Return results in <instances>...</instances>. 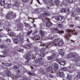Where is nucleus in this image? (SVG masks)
I'll return each instance as SVG.
<instances>
[{
    "label": "nucleus",
    "mask_w": 80,
    "mask_h": 80,
    "mask_svg": "<svg viewBox=\"0 0 80 80\" xmlns=\"http://www.w3.org/2000/svg\"><path fill=\"white\" fill-rule=\"evenodd\" d=\"M68 1L69 2V3H72V2L73 1L72 0H68Z\"/></svg>",
    "instance_id": "obj_56"
},
{
    "label": "nucleus",
    "mask_w": 80,
    "mask_h": 80,
    "mask_svg": "<svg viewBox=\"0 0 80 80\" xmlns=\"http://www.w3.org/2000/svg\"><path fill=\"white\" fill-rule=\"evenodd\" d=\"M75 13L73 12L72 13V14L71 15L72 17H75Z\"/></svg>",
    "instance_id": "obj_43"
},
{
    "label": "nucleus",
    "mask_w": 80,
    "mask_h": 80,
    "mask_svg": "<svg viewBox=\"0 0 80 80\" xmlns=\"http://www.w3.org/2000/svg\"><path fill=\"white\" fill-rule=\"evenodd\" d=\"M76 12H78V13L79 12H80V8H77V9H76Z\"/></svg>",
    "instance_id": "obj_35"
},
{
    "label": "nucleus",
    "mask_w": 80,
    "mask_h": 80,
    "mask_svg": "<svg viewBox=\"0 0 80 80\" xmlns=\"http://www.w3.org/2000/svg\"><path fill=\"white\" fill-rule=\"evenodd\" d=\"M6 30L7 31V32H9V31H10V29H8V28H6Z\"/></svg>",
    "instance_id": "obj_61"
},
{
    "label": "nucleus",
    "mask_w": 80,
    "mask_h": 80,
    "mask_svg": "<svg viewBox=\"0 0 80 80\" xmlns=\"http://www.w3.org/2000/svg\"><path fill=\"white\" fill-rule=\"evenodd\" d=\"M66 31L67 32V34L66 35L65 37L66 38H67V39H69V37H70V35H71V33H73L74 35H77V32H75V30H67Z\"/></svg>",
    "instance_id": "obj_1"
},
{
    "label": "nucleus",
    "mask_w": 80,
    "mask_h": 80,
    "mask_svg": "<svg viewBox=\"0 0 80 80\" xmlns=\"http://www.w3.org/2000/svg\"><path fill=\"white\" fill-rule=\"evenodd\" d=\"M60 64L64 66L65 64V61H61Z\"/></svg>",
    "instance_id": "obj_21"
},
{
    "label": "nucleus",
    "mask_w": 80,
    "mask_h": 80,
    "mask_svg": "<svg viewBox=\"0 0 80 80\" xmlns=\"http://www.w3.org/2000/svg\"><path fill=\"white\" fill-rule=\"evenodd\" d=\"M53 38H53V37H50L49 38V40H53Z\"/></svg>",
    "instance_id": "obj_40"
},
{
    "label": "nucleus",
    "mask_w": 80,
    "mask_h": 80,
    "mask_svg": "<svg viewBox=\"0 0 80 80\" xmlns=\"http://www.w3.org/2000/svg\"><path fill=\"white\" fill-rule=\"evenodd\" d=\"M20 30H23V27H22L19 28Z\"/></svg>",
    "instance_id": "obj_63"
},
{
    "label": "nucleus",
    "mask_w": 80,
    "mask_h": 80,
    "mask_svg": "<svg viewBox=\"0 0 80 80\" xmlns=\"http://www.w3.org/2000/svg\"><path fill=\"white\" fill-rule=\"evenodd\" d=\"M6 41V42H11L10 39L8 38H7Z\"/></svg>",
    "instance_id": "obj_29"
},
{
    "label": "nucleus",
    "mask_w": 80,
    "mask_h": 80,
    "mask_svg": "<svg viewBox=\"0 0 80 80\" xmlns=\"http://www.w3.org/2000/svg\"><path fill=\"white\" fill-rule=\"evenodd\" d=\"M32 33V32L28 31L27 33L28 35H30V33Z\"/></svg>",
    "instance_id": "obj_46"
},
{
    "label": "nucleus",
    "mask_w": 80,
    "mask_h": 80,
    "mask_svg": "<svg viewBox=\"0 0 80 80\" xmlns=\"http://www.w3.org/2000/svg\"><path fill=\"white\" fill-rule=\"evenodd\" d=\"M12 13L13 12H8L6 17L7 19H10V16L12 14Z\"/></svg>",
    "instance_id": "obj_5"
},
{
    "label": "nucleus",
    "mask_w": 80,
    "mask_h": 80,
    "mask_svg": "<svg viewBox=\"0 0 80 80\" xmlns=\"http://www.w3.org/2000/svg\"><path fill=\"white\" fill-rule=\"evenodd\" d=\"M13 68L14 70H17L19 68V67H18L17 66H14L13 67Z\"/></svg>",
    "instance_id": "obj_22"
},
{
    "label": "nucleus",
    "mask_w": 80,
    "mask_h": 80,
    "mask_svg": "<svg viewBox=\"0 0 80 80\" xmlns=\"http://www.w3.org/2000/svg\"><path fill=\"white\" fill-rule=\"evenodd\" d=\"M39 65H43V62H42V61H40L39 62Z\"/></svg>",
    "instance_id": "obj_36"
},
{
    "label": "nucleus",
    "mask_w": 80,
    "mask_h": 80,
    "mask_svg": "<svg viewBox=\"0 0 80 80\" xmlns=\"http://www.w3.org/2000/svg\"><path fill=\"white\" fill-rule=\"evenodd\" d=\"M4 7L6 8H10V4L8 3L6 4Z\"/></svg>",
    "instance_id": "obj_17"
},
{
    "label": "nucleus",
    "mask_w": 80,
    "mask_h": 80,
    "mask_svg": "<svg viewBox=\"0 0 80 80\" xmlns=\"http://www.w3.org/2000/svg\"><path fill=\"white\" fill-rule=\"evenodd\" d=\"M52 44L53 45H54V43L52 41H51V42H49L48 43V44H42V45L43 47H44V46H45L46 48H48V45H52Z\"/></svg>",
    "instance_id": "obj_3"
},
{
    "label": "nucleus",
    "mask_w": 80,
    "mask_h": 80,
    "mask_svg": "<svg viewBox=\"0 0 80 80\" xmlns=\"http://www.w3.org/2000/svg\"><path fill=\"white\" fill-rule=\"evenodd\" d=\"M52 56L53 58H56V57H57V55L55 54H53Z\"/></svg>",
    "instance_id": "obj_38"
},
{
    "label": "nucleus",
    "mask_w": 80,
    "mask_h": 80,
    "mask_svg": "<svg viewBox=\"0 0 80 80\" xmlns=\"http://www.w3.org/2000/svg\"><path fill=\"white\" fill-rule=\"evenodd\" d=\"M58 65V64L57 63H55L54 67V69H53L54 70H58V67L57 66Z\"/></svg>",
    "instance_id": "obj_8"
},
{
    "label": "nucleus",
    "mask_w": 80,
    "mask_h": 80,
    "mask_svg": "<svg viewBox=\"0 0 80 80\" xmlns=\"http://www.w3.org/2000/svg\"><path fill=\"white\" fill-rule=\"evenodd\" d=\"M47 58L49 60H51L53 59V56H50L48 57Z\"/></svg>",
    "instance_id": "obj_19"
},
{
    "label": "nucleus",
    "mask_w": 80,
    "mask_h": 80,
    "mask_svg": "<svg viewBox=\"0 0 80 80\" xmlns=\"http://www.w3.org/2000/svg\"><path fill=\"white\" fill-rule=\"evenodd\" d=\"M6 75L8 77H11V74H10V71H6Z\"/></svg>",
    "instance_id": "obj_12"
},
{
    "label": "nucleus",
    "mask_w": 80,
    "mask_h": 80,
    "mask_svg": "<svg viewBox=\"0 0 80 80\" xmlns=\"http://www.w3.org/2000/svg\"><path fill=\"white\" fill-rule=\"evenodd\" d=\"M16 16H17V15H16V14L15 13H13V14H12V16L14 18H15V17H16Z\"/></svg>",
    "instance_id": "obj_44"
},
{
    "label": "nucleus",
    "mask_w": 80,
    "mask_h": 80,
    "mask_svg": "<svg viewBox=\"0 0 80 80\" xmlns=\"http://www.w3.org/2000/svg\"><path fill=\"white\" fill-rule=\"evenodd\" d=\"M32 38L33 40H39V38H40V36L38 35H37L32 37Z\"/></svg>",
    "instance_id": "obj_6"
},
{
    "label": "nucleus",
    "mask_w": 80,
    "mask_h": 80,
    "mask_svg": "<svg viewBox=\"0 0 80 80\" xmlns=\"http://www.w3.org/2000/svg\"><path fill=\"white\" fill-rule=\"evenodd\" d=\"M13 40L15 43L17 44L18 42L21 43H23V39L22 37H20V36H18L17 37V39L13 38Z\"/></svg>",
    "instance_id": "obj_2"
},
{
    "label": "nucleus",
    "mask_w": 80,
    "mask_h": 80,
    "mask_svg": "<svg viewBox=\"0 0 80 80\" xmlns=\"http://www.w3.org/2000/svg\"><path fill=\"white\" fill-rule=\"evenodd\" d=\"M23 49H19V52H23Z\"/></svg>",
    "instance_id": "obj_58"
},
{
    "label": "nucleus",
    "mask_w": 80,
    "mask_h": 80,
    "mask_svg": "<svg viewBox=\"0 0 80 80\" xmlns=\"http://www.w3.org/2000/svg\"><path fill=\"white\" fill-rule=\"evenodd\" d=\"M39 72H40L41 73H42V74H43V75H45V74H46V72H44L42 69H40Z\"/></svg>",
    "instance_id": "obj_10"
},
{
    "label": "nucleus",
    "mask_w": 80,
    "mask_h": 80,
    "mask_svg": "<svg viewBox=\"0 0 80 80\" xmlns=\"http://www.w3.org/2000/svg\"><path fill=\"white\" fill-rule=\"evenodd\" d=\"M40 33L41 34V36H43L44 35V31L43 30H40Z\"/></svg>",
    "instance_id": "obj_18"
},
{
    "label": "nucleus",
    "mask_w": 80,
    "mask_h": 80,
    "mask_svg": "<svg viewBox=\"0 0 80 80\" xmlns=\"http://www.w3.org/2000/svg\"><path fill=\"white\" fill-rule=\"evenodd\" d=\"M61 61H59L58 60L57 61V62H58V63H59V64H60L61 63Z\"/></svg>",
    "instance_id": "obj_59"
},
{
    "label": "nucleus",
    "mask_w": 80,
    "mask_h": 80,
    "mask_svg": "<svg viewBox=\"0 0 80 80\" xmlns=\"http://www.w3.org/2000/svg\"><path fill=\"white\" fill-rule=\"evenodd\" d=\"M8 35H9L10 36L13 37V36L15 35V34L14 33V32H11L10 34H9Z\"/></svg>",
    "instance_id": "obj_24"
},
{
    "label": "nucleus",
    "mask_w": 80,
    "mask_h": 80,
    "mask_svg": "<svg viewBox=\"0 0 80 80\" xmlns=\"http://www.w3.org/2000/svg\"><path fill=\"white\" fill-rule=\"evenodd\" d=\"M58 27L59 28H62V24H59L58 25Z\"/></svg>",
    "instance_id": "obj_34"
},
{
    "label": "nucleus",
    "mask_w": 80,
    "mask_h": 80,
    "mask_svg": "<svg viewBox=\"0 0 80 80\" xmlns=\"http://www.w3.org/2000/svg\"><path fill=\"white\" fill-rule=\"evenodd\" d=\"M10 63H6L4 64V65L5 66H6V67H8V66H10Z\"/></svg>",
    "instance_id": "obj_27"
},
{
    "label": "nucleus",
    "mask_w": 80,
    "mask_h": 80,
    "mask_svg": "<svg viewBox=\"0 0 80 80\" xmlns=\"http://www.w3.org/2000/svg\"><path fill=\"white\" fill-rule=\"evenodd\" d=\"M20 4V3L18 2H16L15 4V6L18 7V6H19Z\"/></svg>",
    "instance_id": "obj_23"
},
{
    "label": "nucleus",
    "mask_w": 80,
    "mask_h": 80,
    "mask_svg": "<svg viewBox=\"0 0 80 80\" xmlns=\"http://www.w3.org/2000/svg\"><path fill=\"white\" fill-rule=\"evenodd\" d=\"M22 0L23 2H27L28 1V0Z\"/></svg>",
    "instance_id": "obj_62"
},
{
    "label": "nucleus",
    "mask_w": 80,
    "mask_h": 80,
    "mask_svg": "<svg viewBox=\"0 0 80 80\" xmlns=\"http://www.w3.org/2000/svg\"><path fill=\"white\" fill-rule=\"evenodd\" d=\"M17 74H19V73H20V71L19 70H18V71H17Z\"/></svg>",
    "instance_id": "obj_52"
},
{
    "label": "nucleus",
    "mask_w": 80,
    "mask_h": 80,
    "mask_svg": "<svg viewBox=\"0 0 80 80\" xmlns=\"http://www.w3.org/2000/svg\"><path fill=\"white\" fill-rule=\"evenodd\" d=\"M40 51L41 52H44V51H45V49L44 48H41L40 49Z\"/></svg>",
    "instance_id": "obj_45"
},
{
    "label": "nucleus",
    "mask_w": 80,
    "mask_h": 80,
    "mask_svg": "<svg viewBox=\"0 0 80 80\" xmlns=\"http://www.w3.org/2000/svg\"><path fill=\"white\" fill-rule=\"evenodd\" d=\"M62 70L63 71H66L67 70V69L66 68H62Z\"/></svg>",
    "instance_id": "obj_37"
},
{
    "label": "nucleus",
    "mask_w": 80,
    "mask_h": 80,
    "mask_svg": "<svg viewBox=\"0 0 80 80\" xmlns=\"http://www.w3.org/2000/svg\"><path fill=\"white\" fill-rule=\"evenodd\" d=\"M63 19V18L62 17V16H58L57 18V20H58L59 21H61Z\"/></svg>",
    "instance_id": "obj_15"
},
{
    "label": "nucleus",
    "mask_w": 80,
    "mask_h": 80,
    "mask_svg": "<svg viewBox=\"0 0 80 80\" xmlns=\"http://www.w3.org/2000/svg\"><path fill=\"white\" fill-rule=\"evenodd\" d=\"M49 15H50V13H46V16H49Z\"/></svg>",
    "instance_id": "obj_55"
},
{
    "label": "nucleus",
    "mask_w": 80,
    "mask_h": 80,
    "mask_svg": "<svg viewBox=\"0 0 80 80\" xmlns=\"http://www.w3.org/2000/svg\"><path fill=\"white\" fill-rule=\"evenodd\" d=\"M37 33V31H35L34 32H33V35H35Z\"/></svg>",
    "instance_id": "obj_47"
},
{
    "label": "nucleus",
    "mask_w": 80,
    "mask_h": 80,
    "mask_svg": "<svg viewBox=\"0 0 80 80\" xmlns=\"http://www.w3.org/2000/svg\"><path fill=\"white\" fill-rule=\"evenodd\" d=\"M26 59H27V60H29L30 59V57L28 56H26V57H25Z\"/></svg>",
    "instance_id": "obj_50"
},
{
    "label": "nucleus",
    "mask_w": 80,
    "mask_h": 80,
    "mask_svg": "<svg viewBox=\"0 0 80 80\" xmlns=\"http://www.w3.org/2000/svg\"><path fill=\"white\" fill-rule=\"evenodd\" d=\"M42 17H45L46 16V13H44L42 14Z\"/></svg>",
    "instance_id": "obj_42"
},
{
    "label": "nucleus",
    "mask_w": 80,
    "mask_h": 80,
    "mask_svg": "<svg viewBox=\"0 0 80 80\" xmlns=\"http://www.w3.org/2000/svg\"><path fill=\"white\" fill-rule=\"evenodd\" d=\"M58 74L59 76H61V77H62L64 75L63 72H59Z\"/></svg>",
    "instance_id": "obj_20"
},
{
    "label": "nucleus",
    "mask_w": 80,
    "mask_h": 80,
    "mask_svg": "<svg viewBox=\"0 0 80 80\" xmlns=\"http://www.w3.org/2000/svg\"><path fill=\"white\" fill-rule=\"evenodd\" d=\"M25 26H26V27H29V26H30V25L27 23H26L25 24Z\"/></svg>",
    "instance_id": "obj_53"
},
{
    "label": "nucleus",
    "mask_w": 80,
    "mask_h": 80,
    "mask_svg": "<svg viewBox=\"0 0 80 80\" xmlns=\"http://www.w3.org/2000/svg\"><path fill=\"white\" fill-rule=\"evenodd\" d=\"M2 53H3L4 55H7L8 54V52H7V50L6 49H4L3 51H1Z\"/></svg>",
    "instance_id": "obj_13"
},
{
    "label": "nucleus",
    "mask_w": 80,
    "mask_h": 80,
    "mask_svg": "<svg viewBox=\"0 0 80 80\" xmlns=\"http://www.w3.org/2000/svg\"><path fill=\"white\" fill-rule=\"evenodd\" d=\"M40 55L41 57H44L45 56V53H40Z\"/></svg>",
    "instance_id": "obj_25"
},
{
    "label": "nucleus",
    "mask_w": 80,
    "mask_h": 80,
    "mask_svg": "<svg viewBox=\"0 0 80 80\" xmlns=\"http://www.w3.org/2000/svg\"><path fill=\"white\" fill-rule=\"evenodd\" d=\"M25 63H28V61H26V62H25Z\"/></svg>",
    "instance_id": "obj_64"
},
{
    "label": "nucleus",
    "mask_w": 80,
    "mask_h": 80,
    "mask_svg": "<svg viewBox=\"0 0 80 80\" xmlns=\"http://www.w3.org/2000/svg\"><path fill=\"white\" fill-rule=\"evenodd\" d=\"M31 75H32V76H35V75H36V74L34 73H32Z\"/></svg>",
    "instance_id": "obj_54"
},
{
    "label": "nucleus",
    "mask_w": 80,
    "mask_h": 80,
    "mask_svg": "<svg viewBox=\"0 0 80 80\" xmlns=\"http://www.w3.org/2000/svg\"><path fill=\"white\" fill-rule=\"evenodd\" d=\"M52 23L50 22H48L46 23V25L47 27H50V26H52Z\"/></svg>",
    "instance_id": "obj_11"
},
{
    "label": "nucleus",
    "mask_w": 80,
    "mask_h": 80,
    "mask_svg": "<svg viewBox=\"0 0 80 80\" xmlns=\"http://www.w3.org/2000/svg\"><path fill=\"white\" fill-rule=\"evenodd\" d=\"M31 55L29 53H28V54H26V56H27L28 57H30V56Z\"/></svg>",
    "instance_id": "obj_49"
},
{
    "label": "nucleus",
    "mask_w": 80,
    "mask_h": 80,
    "mask_svg": "<svg viewBox=\"0 0 80 80\" xmlns=\"http://www.w3.org/2000/svg\"><path fill=\"white\" fill-rule=\"evenodd\" d=\"M59 54L61 55V56H63L64 55V53L63 52L61 51L59 52Z\"/></svg>",
    "instance_id": "obj_26"
},
{
    "label": "nucleus",
    "mask_w": 80,
    "mask_h": 80,
    "mask_svg": "<svg viewBox=\"0 0 80 80\" xmlns=\"http://www.w3.org/2000/svg\"><path fill=\"white\" fill-rule=\"evenodd\" d=\"M5 34H0V37H5Z\"/></svg>",
    "instance_id": "obj_30"
},
{
    "label": "nucleus",
    "mask_w": 80,
    "mask_h": 80,
    "mask_svg": "<svg viewBox=\"0 0 80 80\" xmlns=\"http://www.w3.org/2000/svg\"><path fill=\"white\" fill-rule=\"evenodd\" d=\"M52 69V67H49L46 68V71L47 72H50Z\"/></svg>",
    "instance_id": "obj_7"
},
{
    "label": "nucleus",
    "mask_w": 80,
    "mask_h": 80,
    "mask_svg": "<svg viewBox=\"0 0 80 80\" xmlns=\"http://www.w3.org/2000/svg\"><path fill=\"white\" fill-rule=\"evenodd\" d=\"M28 74H29V75H32V73H31V72H28Z\"/></svg>",
    "instance_id": "obj_51"
},
{
    "label": "nucleus",
    "mask_w": 80,
    "mask_h": 80,
    "mask_svg": "<svg viewBox=\"0 0 80 80\" xmlns=\"http://www.w3.org/2000/svg\"><path fill=\"white\" fill-rule=\"evenodd\" d=\"M55 3H56V4H58V3H59V1L58 0H56L55 1Z\"/></svg>",
    "instance_id": "obj_33"
},
{
    "label": "nucleus",
    "mask_w": 80,
    "mask_h": 80,
    "mask_svg": "<svg viewBox=\"0 0 80 80\" xmlns=\"http://www.w3.org/2000/svg\"><path fill=\"white\" fill-rule=\"evenodd\" d=\"M34 51H35V52H36L37 50L38 49L37 48H34Z\"/></svg>",
    "instance_id": "obj_57"
},
{
    "label": "nucleus",
    "mask_w": 80,
    "mask_h": 80,
    "mask_svg": "<svg viewBox=\"0 0 80 80\" xmlns=\"http://www.w3.org/2000/svg\"><path fill=\"white\" fill-rule=\"evenodd\" d=\"M40 60H41V59H38L36 61V63H38V62H39L40 61Z\"/></svg>",
    "instance_id": "obj_31"
},
{
    "label": "nucleus",
    "mask_w": 80,
    "mask_h": 80,
    "mask_svg": "<svg viewBox=\"0 0 80 80\" xmlns=\"http://www.w3.org/2000/svg\"><path fill=\"white\" fill-rule=\"evenodd\" d=\"M58 45L59 46H62L63 44V41L62 40H60L58 43Z\"/></svg>",
    "instance_id": "obj_14"
},
{
    "label": "nucleus",
    "mask_w": 80,
    "mask_h": 80,
    "mask_svg": "<svg viewBox=\"0 0 80 80\" xmlns=\"http://www.w3.org/2000/svg\"><path fill=\"white\" fill-rule=\"evenodd\" d=\"M52 30H55V31H57L58 33H63V31H60L58 29V28H52Z\"/></svg>",
    "instance_id": "obj_4"
},
{
    "label": "nucleus",
    "mask_w": 80,
    "mask_h": 80,
    "mask_svg": "<svg viewBox=\"0 0 80 80\" xmlns=\"http://www.w3.org/2000/svg\"><path fill=\"white\" fill-rule=\"evenodd\" d=\"M0 4L2 6L4 5H5V0H1L0 2Z\"/></svg>",
    "instance_id": "obj_16"
},
{
    "label": "nucleus",
    "mask_w": 80,
    "mask_h": 80,
    "mask_svg": "<svg viewBox=\"0 0 80 80\" xmlns=\"http://www.w3.org/2000/svg\"><path fill=\"white\" fill-rule=\"evenodd\" d=\"M27 47H31V45L30 44H28L27 45Z\"/></svg>",
    "instance_id": "obj_60"
},
{
    "label": "nucleus",
    "mask_w": 80,
    "mask_h": 80,
    "mask_svg": "<svg viewBox=\"0 0 80 80\" xmlns=\"http://www.w3.org/2000/svg\"><path fill=\"white\" fill-rule=\"evenodd\" d=\"M57 42H58V39H55L53 40V42L54 43V46H57Z\"/></svg>",
    "instance_id": "obj_9"
},
{
    "label": "nucleus",
    "mask_w": 80,
    "mask_h": 80,
    "mask_svg": "<svg viewBox=\"0 0 80 80\" xmlns=\"http://www.w3.org/2000/svg\"><path fill=\"white\" fill-rule=\"evenodd\" d=\"M0 47L2 48H5V46H4V45H2L0 46Z\"/></svg>",
    "instance_id": "obj_32"
},
{
    "label": "nucleus",
    "mask_w": 80,
    "mask_h": 80,
    "mask_svg": "<svg viewBox=\"0 0 80 80\" xmlns=\"http://www.w3.org/2000/svg\"><path fill=\"white\" fill-rule=\"evenodd\" d=\"M66 12V10L65 9H62V12Z\"/></svg>",
    "instance_id": "obj_41"
},
{
    "label": "nucleus",
    "mask_w": 80,
    "mask_h": 80,
    "mask_svg": "<svg viewBox=\"0 0 80 80\" xmlns=\"http://www.w3.org/2000/svg\"><path fill=\"white\" fill-rule=\"evenodd\" d=\"M49 77L50 78H53V77H54V76L50 74L49 75Z\"/></svg>",
    "instance_id": "obj_48"
},
{
    "label": "nucleus",
    "mask_w": 80,
    "mask_h": 80,
    "mask_svg": "<svg viewBox=\"0 0 80 80\" xmlns=\"http://www.w3.org/2000/svg\"><path fill=\"white\" fill-rule=\"evenodd\" d=\"M78 77L79 78H80V72H79L78 73Z\"/></svg>",
    "instance_id": "obj_39"
},
{
    "label": "nucleus",
    "mask_w": 80,
    "mask_h": 80,
    "mask_svg": "<svg viewBox=\"0 0 80 80\" xmlns=\"http://www.w3.org/2000/svg\"><path fill=\"white\" fill-rule=\"evenodd\" d=\"M67 78L69 80H71L72 78V77L70 76H68Z\"/></svg>",
    "instance_id": "obj_28"
}]
</instances>
